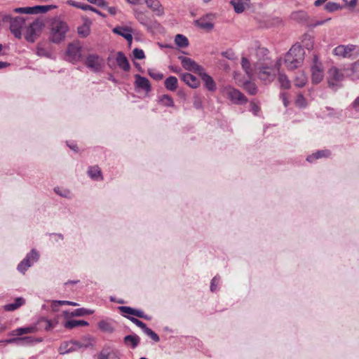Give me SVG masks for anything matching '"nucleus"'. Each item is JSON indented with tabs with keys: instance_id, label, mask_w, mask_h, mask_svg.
Wrapping results in <instances>:
<instances>
[{
	"instance_id": "1",
	"label": "nucleus",
	"mask_w": 359,
	"mask_h": 359,
	"mask_svg": "<svg viewBox=\"0 0 359 359\" xmlns=\"http://www.w3.org/2000/svg\"><path fill=\"white\" fill-rule=\"evenodd\" d=\"M268 50L258 48L256 50L257 61L254 64L255 72L258 78L265 83H271L276 78V74L273 65V61L267 55Z\"/></svg>"
},
{
	"instance_id": "2",
	"label": "nucleus",
	"mask_w": 359,
	"mask_h": 359,
	"mask_svg": "<svg viewBox=\"0 0 359 359\" xmlns=\"http://www.w3.org/2000/svg\"><path fill=\"white\" fill-rule=\"evenodd\" d=\"M304 54L302 46L298 44L293 45L284 57V63L287 69L292 71L299 67L303 63Z\"/></svg>"
},
{
	"instance_id": "3",
	"label": "nucleus",
	"mask_w": 359,
	"mask_h": 359,
	"mask_svg": "<svg viewBox=\"0 0 359 359\" xmlns=\"http://www.w3.org/2000/svg\"><path fill=\"white\" fill-rule=\"evenodd\" d=\"M94 346V339L90 336L84 337L81 341L72 340L70 341L62 342L58 351L60 354L64 355L66 353H72L78 351L80 348H87Z\"/></svg>"
},
{
	"instance_id": "4",
	"label": "nucleus",
	"mask_w": 359,
	"mask_h": 359,
	"mask_svg": "<svg viewBox=\"0 0 359 359\" xmlns=\"http://www.w3.org/2000/svg\"><path fill=\"white\" fill-rule=\"evenodd\" d=\"M69 30V27L67 22L55 20L51 24L49 40L54 43H60L65 39Z\"/></svg>"
},
{
	"instance_id": "5",
	"label": "nucleus",
	"mask_w": 359,
	"mask_h": 359,
	"mask_svg": "<svg viewBox=\"0 0 359 359\" xmlns=\"http://www.w3.org/2000/svg\"><path fill=\"white\" fill-rule=\"evenodd\" d=\"M332 53L339 59H353L359 55V46L353 44L339 45Z\"/></svg>"
},
{
	"instance_id": "6",
	"label": "nucleus",
	"mask_w": 359,
	"mask_h": 359,
	"mask_svg": "<svg viewBox=\"0 0 359 359\" xmlns=\"http://www.w3.org/2000/svg\"><path fill=\"white\" fill-rule=\"evenodd\" d=\"M327 84L332 90L337 91L342 87L341 82L344 79V74L336 67H332L327 72Z\"/></svg>"
},
{
	"instance_id": "7",
	"label": "nucleus",
	"mask_w": 359,
	"mask_h": 359,
	"mask_svg": "<svg viewBox=\"0 0 359 359\" xmlns=\"http://www.w3.org/2000/svg\"><path fill=\"white\" fill-rule=\"evenodd\" d=\"M3 22H9L11 33L15 38L21 39L22 28L25 23V18L20 16L13 18L10 15H6L3 17Z\"/></svg>"
},
{
	"instance_id": "8",
	"label": "nucleus",
	"mask_w": 359,
	"mask_h": 359,
	"mask_svg": "<svg viewBox=\"0 0 359 359\" xmlns=\"http://www.w3.org/2000/svg\"><path fill=\"white\" fill-rule=\"evenodd\" d=\"M84 65L93 72L99 73L103 70L105 62L100 55L92 53L86 56Z\"/></svg>"
},
{
	"instance_id": "9",
	"label": "nucleus",
	"mask_w": 359,
	"mask_h": 359,
	"mask_svg": "<svg viewBox=\"0 0 359 359\" xmlns=\"http://www.w3.org/2000/svg\"><path fill=\"white\" fill-rule=\"evenodd\" d=\"M222 94L232 103L236 104H242L248 102V99L244 94L231 86L224 87L222 90Z\"/></svg>"
},
{
	"instance_id": "10",
	"label": "nucleus",
	"mask_w": 359,
	"mask_h": 359,
	"mask_svg": "<svg viewBox=\"0 0 359 359\" xmlns=\"http://www.w3.org/2000/svg\"><path fill=\"white\" fill-rule=\"evenodd\" d=\"M43 23L39 20H36L32 22L27 28L25 34V39L30 43H34L40 36L43 27Z\"/></svg>"
},
{
	"instance_id": "11",
	"label": "nucleus",
	"mask_w": 359,
	"mask_h": 359,
	"mask_svg": "<svg viewBox=\"0 0 359 359\" xmlns=\"http://www.w3.org/2000/svg\"><path fill=\"white\" fill-rule=\"evenodd\" d=\"M121 353L114 346L104 344L97 353V359H121Z\"/></svg>"
},
{
	"instance_id": "12",
	"label": "nucleus",
	"mask_w": 359,
	"mask_h": 359,
	"mask_svg": "<svg viewBox=\"0 0 359 359\" xmlns=\"http://www.w3.org/2000/svg\"><path fill=\"white\" fill-rule=\"evenodd\" d=\"M39 255L37 251L32 249L29 253H28L25 259L20 262L18 266V270L21 273H25L32 264L39 259Z\"/></svg>"
},
{
	"instance_id": "13",
	"label": "nucleus",
	"mask_w": 359,
	"mask_h": 359,
	"mask_svg": "<svg viewBox=\"0 0 359 359\" xmlns=\"http://www.w3.org/2000/svg\"><path fill=\"white\" fill-rule=\"evenodd\" d=\"M178 59L180 60L182 66L185 70L194 72L198 74L203 70V67L202 66L198 65L190 57L180 55L178 56Z\"/></svg>"
},
{
	"instance_id": "14",
	"label": "nucleus",
	"mask_w": 359,
	"mask_h": 359,
	"mask_svg": "<svg viewBox=\"0 0 359 359\" xmlns=\"http://www.w3.org/2000/svg\"><path fill=\"white\" fill-rule=\"evenodd\" d=\"M133 13L137 20L142 25L146 27L148 29H151L154 24L156 23L151 18L146 15L145 12L140 11L139 8H133Z\"/></svg>"
},
{
	"instance_id": "15",
	"label": "nucleus",
	"mask_w": 359,
	"mask_h": 359,
	"mask_svg": "<svg viewBox=\"0 0 359 359\" xmlns=\"http://www.w3.org/2000/svg\"><path fill=\"white\" fill-rule=\"evenodd\" d=\"M41 339L34 338V337L27 336V337H18L13 338H10V340L7 341L8 343H13L17 346H24L32 345L36 342H41Z\"/></svg>"
},
{
	"instance_id": "16",
	"label": "nucleus",
	"mask_w": 359,
	"mask_h": 359,
	"mask_svg": "<svg viewBox=\"0 0 359 359\" xmlns=\"http://www.w3.org/2000/svg\"><path fill=\"white\" fill-rule=\"evenodd\" d=\"M67 56L72 62H78L81 58V47L74 43H69L67 48Z\"/></svg>"
},
{
	"instance_id": "17",
	"label": "nucleus",
	"mask_w": 359,
	"mask_h": 359,
	"mask_svg": "<svg viewBox=\"0 0 359 359\" xmlns=\"http://www.w3.org/2000/svg\"><path fill=\"white\" fill-rule=\"evenodd\" d=\"M135 86L136 88L149 93L151 90V84L148 79L140 74L135 75Z\"/></svg>"
},
{
	"instance_id": "18",
	"label": "nucleus",
	"mask_w": 359,
	"mask_h": 359,
	"mask_svg": "<svg viewBox=\"0 0 359 359\" xmlns=\"http://www.w3.org/2000/svg\"><path fill=\"white\" fill-rule=\"evenodd\" d=\"M118 309L125 313H128L130 315H133L134 316L143 318L145 320H150L151 317L144 314V313L142 310L135 309L130 306H121L118 307Z\"/></svg>"
},
{
	"instance_id": "19",
	"label": "nucleus",
	"mask_w": 359,
	"mask_h": 359,
	"mask_svg": "<svg viewBox=\"0 0 359 359\" xmlns=\"http://www.w3.org/2000/svg\"><path fill=\"white\" fill-rule=\"evenodd\" d=\"M180 79L187 85L192 88H196L200 86V81L190 73H182L180 74Z\"/></svg>"
},
{
	"instance_id": "20",
	"label": "nucleus",
	"mask_w": 359,
	"mask_h": 359,
	"mask_svg": "<svg viewBox=\"0 0 359 359\" xmlns=\"http://www.w3.org/2000/svg\"><path fill=\"white\" fill-rule=\"evenodd\" d=\"M198 75L203 81L205 88L211 92H214L216 90V83L215 81L209 74L205 72L204 69L202 70Z\"/></svg>"
},
{
	"instance_id": "21",
	"label": "nucleus",
	"mask_w": 359,
	"mask_h": 359,
	"mask_svg": "<svg viewBox=\"0 0 359 359\" xmlns=\"http://www.w3.org/2000/svg\"><path fill=\"white\" fill-rule=\"evenodd\" d=\"M116 61L117 65L123 69L124 72H129L130 69V65L128 62V58L126 57L124 53L119 51L116 54Z\"/></svg>"
},
{
	"instance_id": "22",
	"label": "nucleus",
	"mask_w": 359,
	"mask_h": 359,
	"mask_svg": "<svg viewBox=\"0 0 359 359\" xmlns=\"http://www.w3.org/2000/svg\"><path fill=\"white\" fill-rule=\"evenodd\" d=\"M147 7L155 12L157 15H163L164 14L163 8L159 0H144Z\"/></svg>"
},
{
	"instance_id": "23",
	"label": "nucleus",
	"mask_w": 359,
	"mask_h": 359,
	"mask_svg": "<svg viewBox=\"0 0 359 359\" xmlns=\"http://www.w3.org/2000/svg\"><path fill=\"white\" fill-rule=\"evenodd\" d=\"M67 4L74 7L81 8L83 11H91L103 18L106 17V15L104 14H103L101 11H100L99 10L96 9L95 8L91 6L90 5L83 4L80 2H76L72 0H69L67 1Z\"/></svg>"
},
{
	"instance_id": "24",
	"label": "nucleus",
	"mask_w": 359,
	"mask_h": 359,
	"mask_svg": "<svg viewBox=\"0 0 359 359\" xmlns=\"http://www.w3.org/2000/svg\"><path fill=\"white\" fill-rule=\"evenodd\" d=\"M230 4L236 13H241L250 6V0H231Z\"/></svg>"
},
{
	"instance_id": "25",
	"label": "nucleus",
	"mask_w": 359,
	"mask_h": 359,
	"mask_svg": "<svg viewBox=\"0 0 359 359\" xmlns=\"http://www.w3.org/2000/svg\"><path fill=\"white\" fill-rule=\"evenodd\" d=\"M111 319L102 320L98 322L97 327L103 332L111 334L115 331Z\"/></svg>"
},
{
	"instance_id": "26",
	"label": "nucleus",
	"mask_w": 359,
	"mask_h": 359,
	"mask_svg": "<svg viewBox=\"0 0 359 359\" xmlns=\"http://www.w3.org/2000/svg\"><path fill=\"white\" fill-rule=\"evenodd\" d=\"M113 32L123 36L130 44L132 43L131 29L124 27H116L113 29Z\"/></svg>"
},
{
	"instance_id": "27",
	"label": "nucleus",
	"mask_w": 359,
	"mask_h": 359,
	"mask_svg": "<svg viewBox=\"0 0 359 359\" xmlns=\"http://www.w3.org/2000/svg\"><path fill=\"white\" fill-rule=\"evenodd\" d=\"M347 76L351 80H359V60L353 62L351 66L346 69Z\"/></svg>"
},
{
	"instance_id": "28",
	"label": "nucleus",
	"mask_w": 359,
	"mask_h": 359,
	"mask_svg": "<svg viewBox=\"0 0 359 359\" xmlns=\"http://www.w3.org/2000/svg\"><path fill=\"white\" fill-rule=\"evenodd\" d=\"M123 342L126 346L135 348L140 342V338L137 334H129L123 338Z\"/></svg>"
},
{
	"instance_id": "29",
	"label": "nucleus",
	"mask_w": 359,
	"mask_h": 359,
	"mask_svg": "<svg viewBox=\"0 0 359 359\" xmlns=\"http://www.w3.org/2000/svg\"><path fill=\"white\" fill-rule=\"evenodd\" d=\"M241 67L246 75L249 79H251L254 74L255 69H253L251 67L250 62L245 57H242L241 58Z\"/></svg>"
},
{
	"instance_id": "30",
	"label": "nucleus",
	"mask_w": 359,
	"mask_h": 359,
	"mask_svg": "<svg viewBox=\"0 0 359 359\" xmlns=\"http://www.w3.org/2000/svg\"><path fill=\"white\" fill-rule=\"evenodd\" d=\"M34 330V327L32 326L26 327H19L10 332L8 333V335L11 337H20L26 334L33 333Z\"/></svg>"
},
{
	"instance_id": "31",
	"label": "nucleus",
	"mask_w": 359,
	"mask_h": 359,
	"mask_svg": "<svg viewBox=\"0 0 359 359\" xmlns=\"http://www.w3.org/2000/svg\"><path fill=\"white\" fill-rule=\"evenodd\" d=\"M94 313L93 310L86 309L84 308H80L75 309L70 314L68 311H65L64 314L66 318H68L69 316L74 317V316H83L86 315H90Z\"/></svg>"
},
{
	"instance_id": "32",
	"label": "nucleus",
	"mask_w": 359,
	"mask_h": 359,
	"mask_svg": "<svg viewBox=\"0 0 359 359\" xmlns=\"http://www.w3.org/2000/svg\"><path fill=\"white\" fill-rule=\"evenodd\" d=\"M294 83L297 87H304L307 83V76H306L305 73L302 71L297 72L294 79Z\"/></svg>"
},
{
	"instance_id": "33",
	"label": "nucleus",
	"mask_w": 359,
	"mask_h": 359,
	"mask_svg": "<svg viewBox=\"0 0 359 359\" xmlns=\"http://www.w3.org/2000/svg\"><path fill=\"white\" fill-rule=\"evenodd\" d=\"M165 87L170 91H175L178 88V81L175 76L168 77L164 82Z\"/></svg>"
},
{
	"instance_id": "34",
	"label": "nucleus",
	"mask_w": 359,
	"mask_h": 359,
	"mask_svg": "<svg viewBox=\"0 0 359 359\" xmlns=\"http://www.w3.org/2000/svg\"><path fill=\"white\" fill-rule=\"evenodd\" d=\"M25 300L22 297H17L13 303L8 304L4 306V309L7 311H13L22 306Z\"/></svg>"
},
{
	"instance_id": "35",
	"label": "nucleus",
	"mask_w": 359,
	"mask_h": 359,
	"mask_svg": "<svg viewBox=\"0 0 359 359\" xmlns=\"http://www.w3.org/2000/svg\"><path fill=\"white\" fill-rule=\"evenodd\" d=\"M302 46L307 50H312L314 48V39L312 34H305L302 41Z\"/></svg>"
},
{
	"instance_id": "36",
	"label": "nucleus",
	"mask_w": 359,
	"mask_h": 359,
	"mask_svg": "<svg viewBox=\"0 0 359 359\" xmlns=\"http://www.w3.org/2000/svg\"><path fill=\"white\" fill-rule=\"evenodd\" d=\"M88 174L90 177L94 180H102L103 179L100 168L97 165L90 167L88 170Z\"/></svg>"
},
{
	"instance_id": "37",
	"label": "nucleus",
	"mask_w": 359,
	"mask_h": 359,
	"mask_svg": "<svg viewBox=\"0 0 359 359\" xmlns=\"http://www.w3.org/2000/svg\"><path fill=\"white\" fill-rule=\"evenodd\" d=\"M292 20L298 22H304L307 20V13L304 11H298L291 13Z\"/></svg>"
},
{
	"instance_id": "38",
	"label": "nucleus",
	"mask_w": 359,
	"mask_h": 359,
	"mask_svg": "<svg viewBox=\"0 0 359 359\" xmlns=\"http://www.w3.org/2000/svg\"><path fill=\"white\" fill-rule=\"evenodd\" d=\"M323 67L320 62H319L316 57V83H320L324 78Z\"/></svg>"
},
{
	"instance_id": "39",
	"label": "nucleus",
	"mask_w": 359,
	"mask_h": 359,
	"mask_svg": "<svg viewBox=\"0 0 359 359\" xmlns=\"http://www.w3.org/2000/svg\"><path fill=\"white\" fill-rule=\"evenodd\" d=\"M88 323L83 320H70L65 323V327L67 329H73L78 326H88Z\"/></svg>"
},
{
	"instance_id": "40",
	"label": "nucleus",
	"mask_w": 359,
	"mask_h": 359,
	"mask_svg": "<svg viewBox=\"0 0 359 359\" xmlns=\"http://www.w3.org/2000/svg\"><path fill=\"white\" fill-rule=\"evenodd\" d=\"M278 81L280 84V87L284 89H290L291 87L290 81L287 76L283 73H278Z\"/></svg>"
},
{
	"instance_id": "41",
	"label": "nucleus",
	"mask_w": 359,
	"mask_h": 359,
	"mask_svg": "<svg viewBox=\"0 0 359 359\" xmlns=\"http://www.w3.org/2000/svg\"><path fill=\"white\" fill-rule=\"evenodd\" d=\"M195 25L197 27L208 31L212 30L214 27L213 23L208 22L203 18L196 20Z\"/></svg>"
},
{
	"instance_id": "42",
	"label": "nucleus",
	"mask_w": 359,
	"mask_h": 359,
	"mask_svg": "<svg viewBox=\"0 0 359 359\" xmlns=\"http://www.w3.org/2000/svg\"><path fill=\"white\" fill-rule=\"evenodd\" d=\"M54 5H43L33 6L34 14L46 13L51 9L55 8Z\"/></svg>"
},
{
	"instance_id": "43",
	"label": "nucleus",
	"mask_w": 359,
	"mask_h": 359,
	"mask_svg": "<svg viewBox=\"0 0 359 359\" xmlns=\"http://www.w3.org/2000/svg\"><path fill=\"white\" fill-rule=\"evenodd\" d=\"M175 43L180 48H186L189 46L188 39L180 34L175 36Z\"/></svg>"
},
{
	"instance_id": "44",
	"label": "nucleus",
	"mask_w": 359,
	"mask_h": 359,
	"mask_svg": "<svg viewBox=\"0 0 359 359\" xmlns=\"http://www.w3.org/2000/svg\"><path fill=\"white\" fill-rule=\"evenodd\" d=\"M77 32L81 37L86 38L90 33V26L86 23H84L82 25L78 27Z\"/></svg>"
},
{
	"instance_id": "45",
	"label": "nucleus",
	"mask_w": 359,
	"mask_h": 359,
	"mask_svg": "<svg viewBox=\"0 0 359 359\" xmlns=\"http://www.w3.org/2000/svg\"><path fill=\"white\" fill-rule=\"evenodd\" d=\"M325 10L329 12H334L344 8V6L334 2H328L325 6Z\"/></svg>"
},
{
	"instance_id": "46",
	"label": "nucleus",
	"mask_w": 359,
	"mask_h": 359,
	"mask_svg": "<svg viewBox=\"0 0 359 359\" xmlns=\"http://www.w3.org/2000/svg\"><path fill=\"white\" fill-rule=\"evenodd\" d=\"M244 88L250 94L255 95L257 92V88L256 85L250 81H246L244 83Z\"/></svg>"
},
{
	"instance_id": "47",
	"label": "nucleus",
	"mask_w": 359,
	"mask_h": 359,
	"mask_svg": "<svg viewBox=\"0 0 359 359\" xmlns=\"http://www.w3.org/2000/svg\"><path fill=\"white\" fill-rule=\"evenodd\" d=\"M126 318L129 319L132 323H133L135 325H136L137 327H140L143 332L147 328V325L143 323L142 321L140 320L139 319L130 316H124Z\"/></svg>"
},
{
	"instance_id": "48",
	"label": "nucleus",
	"mask_w": 359,
	"mask_h": 359,
	"mask_svg": "<svg viewBox=\"0 0 359 359\" xmlns=\"http://www.w3.org/2000/svg\"><path fill=\"white\" fill-rule=\"evenodd\" d=\"M160 102L161 104L166 107H172L174 106V101L172 98L168 95H163L160 98Z\"/></svg>"
},
{
	"instance_id": "49",
	"label": "nucleus",
	"mask_w": 359,
	"mask_h": 359,
	"mask_svg": "<svg viewBox=\"0 0 359 359\" xmlns=\"http://www.w3.org/2000/svg\"><path fill=\"white\" fill-rule=\"evenodd\" d=\"M295 104L299 108H305L307 106V102L302 93L297 95L295 100Z\"/></svg>"
},
{
	"instance_id": "50",
	"label": "nucleus",
	"mask_w": 359,
	"mask_h": 359,
	"mask_svg": "<svg viewBox=\"0 0 359 359\" xmlns=\"http://www.w3.org/2000/svg\"><path fill=\"white\" fill-rule=\"evenodd\" d=\"M147 72L148 74L156 81H160L163 79V74L162 73L153 69H149Z\"/></svg>"
},
{
	"instance_id": "51",
	"label": "nucleus",
	"mask_w": 359,
	"mask_h": 359,
	"mask_svg": "<svg viewBox=\"0 0 359 359\" xmlns=\"http://www.w3.org/2000/svg\"><path fill=\"white\" fill-rule=\"evenodd\" d=\"M144 332L149 336L152 340H154L155 342H158L160 340V338L158 335L154 332L151 329L147 328L144 331Z\"/></svg>"
},
{
	"instance_id": "52",
	"label": "nucleus",
	"mask_w": 359,
	"mask_h": 359,
	"mask_svg": "<svg viewBox=\"0 0 359 359\" xmlns=\"http://www.w3.org/2000/svg\"><path fill=\"white\" fill-rule=\"evenodd\" d=\"M343 2L344 3V5L343 6L344 8H347L350 11H353L358 4V0H351L350 1L343 0Z\"/></svg>"
},
{
	"instance_id": "53",
	"label": "nucleus",
	"mask_w": 359,
	"mask_h": 359,
	"mask_svg": "<svg viewBox=\"0 0 359 359\" xmlns=\"http://www.w3.org/2000/svg\"><path fill=\"white\" fill-rule=\"evenodd\" d=\"M331 154L330 151L327 149L320 150L316 152V159L324 157H328Z\"/></svg>"
},
{
	"instance_id": "54",
	"label": "nucleus",
	"mask_w": 359,
	"mask_h": 359,
	"mask_svg": "<svg viewBox=\"0 0 359 359\" xmlns=\"http://www.w3.org/2000/svg\"><path fill=\"white\" fill-rule=\"evenodd\" d=\"M133 55L136 59L142 60L145 57L144 51L140 48H135L133 50Z\"/></svg>"
},
{
	"instance_id": "55",
	"label": "nucleus",
	"mask_w": 359,
	"mask_h": 359,
	"mask_svg": "<svg viewBox=\"0 0 359 359\" xmlns=\"http://www.w3.org/2000/svg\"><path fill=\"white\" fill-rule=\"evenodd\" d=\"M349 108L355 112H359V95L351 102Z\"/></svg>"
},
{
	"instance_id": "56",
	"label": "nucleus",
	"mask_w": 359,
	"mask_h": 359,
	"mask_svg": "<svg viewBox=\"0 0 359 359\" xmlns=\"http://www.w3.org/2000/svg\"><path fill=\"white\" fill-rule=\"evenodd\" d=\"M222 55L231 60L236 59L235 53L232 50L224 51L222 53Z\"/></svg>"
},
{
	"instance_id": "57",
	"label": "nucleus",
	"mask_w": 359,
	"mask_h": 359,
	"mask_svg": "<svg viewBox=\"0 0 359 359\" xmlns=\"http://www.w3.org/2000/svg\"><path fill=\"white\" fill-rule=\"evenodd\" d=\"M219 281V276H215L212 280H211V285H210V290L212 292H215L217 290V284Z\"/></svg>"
},
{
	"instance_id": "58",
	"label": "nucleus",
	"mask_w": 359,
	"mask_h": 359,
	"mask_svg": "<svg viewBox=\"0 0 359 359\" xmlns=\"http://www.w3.org/2000/svg\"><path fill=\"white\" fill-rule=\"evenodd\" d=\"M250 107V111H252L254 115H257L258 112L260 111V107H259V105L254 102H251Z\"/></svg>"
},
{
	"instance_id": "59",
	"label": "nucleus",
	"mask_w": 359,
	"mask_h": 359,
	"mask_svg": "<svg viewBox=\"0 0 359 359\" xmlns=\"http://www.w3.org/2000/svg\"><path fill=\"white\" fill-rule=\"evenodd\" d=\"M280 97L281 98L284 106L285 107H288V105L290 104V101L287 97V93L285 92L280 93Z\"/></svg>"
},
{
	"instance_id": "60",
	"label": "nucleus",
	"mask_w": 359,
	"mask_h": 359,
	"mask_svg": "<svg viewBox=\"0 0 359 359\" xmlns=\"http://www.w3.org/2000/svg\"><path fill=\"white\" fill-rule=\"evenodd\" d=\"M36 54L39 56H48V51L39 45H38L36 48Z\"/></svg>"
},
{
	"instance_id": "61",
	"label": "nucleus",
	"mask_w": 359,
	"mask_h": 359,
	"mask_svg": "<svg viewBox=\"0 0 359 359\" xmlns=\"http://www.w3.org/2000/svg\"><path fill=\"white\" fill-rule=\"evenodd\" d=\"M282 23V20L279 18H273L270 20V22L268 25V27L270 26H276L278 25H280Z\"/></svg>"
},
{
	"instance_id": "62",
	"label": "nucleus",
	"mask_w": 359,
	"mask_h": 359,
	"mask_svg": "<svg viewBox=\"0 0 359 359\" xmlns=\"http://www.w3.org/2000/svg\"><path fill=\"white\" fill-rule=\"evenodd\" d=\"M70 301H60V300H55L52 302V306L56 307L60 305H69Z\"/></svg>"
},
{
	"instance_id": "63",
	"label": "nucleus",
	"mask_w": 359,
	"mask_h": 359,
	"mask_svg": "<svg viewBox=\"0 0 359 359\" xmlns=\"http://www.w3.org/2000/svg\"><path fill=\"white\" fill-rule=\"evenodd\" d=\"M94 4L102 8H107L108 6V4L104 0H96Z\"/></svg>"
},
{
	"instance_id": "64",
	"label": "nucleus",
	"mask_w": 359,
	"mask_h": 359,
	"mask_svg": "<svg viewBox=\"0 0 359 359\" xmlns=\"http://www.w3.org/2000/svg\"><path fill=\"white\" fill-rule=\"evenodd\" d=\"M109 13L111 15H115L117 13V8L114 6H108L106 8Z\"/></svg>"
}]
</instances>
